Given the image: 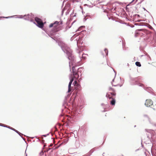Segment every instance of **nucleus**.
Here are the masks:
<instances>
[{"label":"nucleus","instance_id":"nucleus-1","mask_svg":"<svg viewBox=\"0 0 156 156\" xmlns=\"http://www.w3.org/2000/svg\"><path fill=\"white\" fill-rule=\"evenodd\" d=\"M74 60H71L69 62V66L70 67L71 66H73L72 68L73 76L72 77V78H74V80H77L79 77V75L77 73V70L75 69L76 66L74 64Z\"/></svg>","mask_w":156,"mask_h":156},{"label":"nucleus","instance_id":"nucleus-2","mask_svg":"<svg viewBox=\"0 0 156 156\" xmlns=\"http://www.w3.org/2000/svg\"><path fill=\"white\" fill-rule=\"evenodd\" d=\"M62 22H60L58 21H55L54 23L51 24L49 26V27H53L54 29L53 30V33H55L58 31V26L59 24H62Z\"/></svg>","mask_w":156,"mask_h":156},{"label":"nucleus","instance_id":"nucleus-3","mask_svg":"<svg viewBox=\"0 0 156 156\" xmlns=\"http://www.w3.org/2000/svg\"><path fill=\"white\" fill-rule=\"evenodd\" d=\"M112 87L119 86L121 87L122 84L121 83V80L120 78L115 79L114 78L112 80Z\"/></svg>","mask_w":156,"mask_h":156},{"label":"nucleus","instance_id":"nucleus-4","mask_svg":"<svg viewBox=\"0 0 156 156\" xmlns=\"http://www.w3.org/2000/svg\"><path fill=\"white\" fill-rule=\"evenodd\" d=\"M35 20L37 23V26L40 28H42L44 27V24L42 21L40 19L35 17Z\"/></svg>","mask_w":156,"mask_h":156},{"label":"nucleus","instance_id":"nucleus-5","mask_svg":"<svg viewBox=\"0 0 156 156\" xmlns=\"http://www.w3.org/2000/svg\"><path fill=\"white\" fill-rule=\"evenodd\" d=\"M65 49L66 50V53L67 55H68L69 57V59L70 60L71 59H72L71 57L72 56V51L71 50H70V49L69 48H65Z\"/></svg>","mask_w":156,"mask_h":156},{"label":"nucleus","instance_id":"nucleus-6","mask_svg":"<svg viewBox=\"0 0 156 156\" xmlns=\"http://www.w3.org/2000/svg\"><path fill=\"white\" fill-rule=\"evenodd\" d=\"M153 104V101L151 99H148L146 100L145 105L146 106L149 107L152 106Z\"/></svg>","mask_w":156,"mask_h":156},{"label":"nucleus","instance_id":"nucleus-7","mask_svg":"<svg viewBox=\"0 0 156 156\" xmlns=\"http://www.w3.org/2000/svg\"><path fill=\"white\" fill-rule=\"evenodd\" d=\"M108 90L110 91V94L113 96H115L116 93L115 89L112 87H108Z\"/></svg>","mask_w":156,"mask_h":156},{"label":"nucleus","instance_id":"nucleus-8","mask_svg":"<svg viewBox=\"0 0 156 156\" xmlns=\"http://www.w3.org/2000/svg\"><path fill=\"white\" fill-rule=\"evenodd\" d=\"M75 80L74 82L73 83V84L75 87V88L76 90H77L80 87V85L76 81L77 80Z\"/></svg>","mask_w":156,"mask_h":156},{"label":"nucleus","instance_id":"nucleus-9","mask_svg":"<svg viewBox=\"0 0 156 156\" xmlns=\"http://www.w3.org/2000/svg\"><path fill=\"white\" fill-rule=\"evenodd\" d=\"M74 80V78H72L69 83L68 85V93H69L71 91V85Z\"/></svg>","mask_w":156,"mask_h":156},{"label":"nucleus","instance_id":"nucleus-10","mask_svg":"<svg viewBox=\"0 0 156 156\" xmlns=\"http://www.w3.org/2000/svg\"><path fill=\"white\" fill-rule=\"evenodd\" d=\"M108 50L107 49H105L103 51L102 53L104 56H107L108 55Z\"/></svg>","mask_w":156,"mask_h":156},{"label":"nucleus","instance_id":"nucleus-11","mask_svg":"<svg viewBox=\"0 0 156 156\" xmlns=\"http://www.w3.org/2000/svg\"><path fill=\"white\" fill-rule=\"evenodd\" d=\"M111 99L112 100L110 101V104L112 105H115V100L113 98Z\"/></svg>","mask_w":156,"mask_h":156},{"label":"nucleus","instance_id":"nucleus-12","mask_svg":"<svg viewBox=\"0 0 156 156\" xmlns=\"http://www.w3.org/2000/svg\"><path fill=\"white\" fill-rule=\"evenodd\" d=\"M111 94H110V92L109 93H107L106 94V97H107L108 98H109V99H110L112 98H113V96H111L110 95Z\"/></svg>","mask_w":156,"mask_h":156},{"label":"nucleus","instance_id":"nucleus-13","mask_svg":"<svg viewBox=\"0 0 156 156\" xmlns=\"http://www.w3.org/2000/svg\"><path fill=\"white\" fill-rule=\"evenodd\" d=\"M4 124H2L0 123V126L8 127V128H9V129H11L14 130V131H15V129H14V128H13L11 127L10 126H4Z\"/></svg>","mask_w":156,"mask_h":156},{"label":"nucleus","instance_id":"nucleus-14","mask_svg":"<svg viewBox=\"0 0 156 156\" xmlns=\"http://www.w3.org/2000/svg\"><path fill=\"white\" fill-rule=\"evenodd\" d=\"M136 65L139 67H140L141 66V64L140 62H136L135 63Z\"/></svg>","mask_w":156,"mask_h":156},{"label":"nucleus","instance_id":"nucleus-15","mask_svg":"<svg viewBox=\"0 0 156 156\" xmlns=\"http://www.w3.org/2000/svg\"><path fill=\"white\" fill-rule=\"evenodd\" d=\"M15 132H16V133H18L19 132H18V131H17V130H16V129H15Z\"/></svg>","mask_w":156,"mask_h":156},{"label":"nucleus","instance_id":"nucleus-16","mask_svg":"<svg viewBox=\"0 0 156 156\" xmlns=\"http://www.w3.org/2000/svg\"><path fill=\"white\" fill-rule=\"evenodd\" d=\"M154 65H155V66H156V62L155 63Z\"/></svg>","mask_w":156,"mask_h":156}]
</instances>
